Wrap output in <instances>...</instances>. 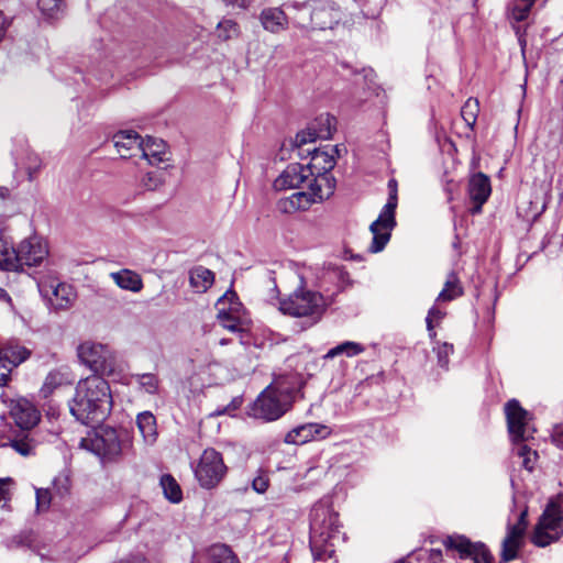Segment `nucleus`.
<instances>
[{
    "label": "nucleus",
    "mask_w": 563,
    "mask_h": 563,
    "mask_svg": "<svg viewBox=\"0 0 563 563\" xmlns=\"http://www.w3.org/2000/svg\"><path fill=\"white\" fill-rule=\"evenodd\" d=\"M228 467L222 454L217 450L206 449L195 467V476L200 486L207 489L214 488L224 478Z\"/></svg>",
    "instance_id": "obj_11"
},
{
    "label": "nucleus",
    "mask_w": 563,
    "mask_h": 563,
    "mask_svg": "<svg viewBox=\"0 0 563 563\" xmlns=\"http://www.w3.org/2000/svg\"><path fill=\"white\" fill-rule=\"evenodd\" d=\"M504 411L512 452L522 457V466L528 468V444L526 442L528 413L517 399L507 401Z\"/></svg>",
    "instance_id": "obj_9"
},
{
    "label": "nucleus",
    "mask_w": 563,
    "mask_h": 563,
    "mask_svg": "<svg viewBox=\"0 0 563 563\" xmlns=\"http://www.w3.org/2000/svg\"><path fill=\"white\" fill-rule=\"evenodd\" d=\"M213 283L214 273L209 268L196 266L189 271V284L196 292H206Z\"/></svg>",
    "instance_id": "obj_31"
},
{
    "label": "nucleus",
    "mask_w": 563,
    "mask_h": 563,
    "mask_svg": "<svg viewBox=\"0 0 563 563\" xmlns=\"http://www.w3.org/2000/svg\"><path fill=\"white\" fill-rule=\"evenodd\" d=\"M417 560L421 563H442L443 554L438 549L421 550L417 553Z\"/></svg>",
    "instance_id": "obj_45"
},
{
    "label": "nucleus",
    "mask_w": 563,
    "mask_h": 563,
    "mask_svg": "<svg viewBox=\"0 0 563 563\" xmlns=\"http://www.w3.org/2000/svg\"><path fill=\"white\" fill-rule=\"evenodd\" d=\"M10 196V191L5 187H0V198L5 199Z\"/></svg>",
    "instance_id": "obj_60"
},
{
    "label": "nucleus",
    "mask_w": 563,
    "mask_h": 563,
    "mask_svg": "<svg viewBox=\"0 0 563 563\" xmlns=\"http://www.w3.org/2000/svg\"><path fill=\"white\" fill-rule=\"evenodd\" d=\"M113 282L124 290L139 292L143 288V280L140 274L124 268L110 274Z\"/></svg>",
    "instance_id": "obj_32"
},
{
    "label": "nucleus",
    "mask_w": 563,
    "mask_h": 563,
    "mask_svg": "<svg viewBox=\"0 0 563 563\" xmlns=\"http://www.w3.org/2000/svg\"><path fill=\"white\" fill-rule=\"evenodd\" d=\"M398 563H406L405 561H399Z\"/></svg>",
    "instance_id": "obj_63"
},
{
    "label": "nucleus",
    "mask_w": 563,
    "mask_h": 563,
    "mask_svg": "<svg viewBox=\"0 0 563 563\" xmlns=\"http://www.w3.org/2000/svg\"><path fill=\"white\" fill-rule=\"evenodd\" d=\"M508 18L509 21L517 34L518 42L521 48V54L523 57V63L526 67L523 85H522V95H526V86L528 85V64L526 59V48H527V40L526 32L528 29V23L526 19L528 18V0H514L508 7Z\"/></svg>",
    "instance_id": "obj_14"
},
{
    "label": "nucleus",
    "mask_w": 563,
    "mask_h": 563,
    "mask_svg": "<svg viewBox=\"0 0 563 563\" xmlns=\"http://www.w3.org/2000/svg\"><path fill=\"white\" fill-rule=\"evenodd\" d=\"M5 372L0 374V386H5L10 380V373L12 368H4Z\"/></svg>",
    "instance_id": "obj_58"
},
{
    "label": "nucleus",
    "mask_w": 563,
    "mask_h": 563,
    "mask_svg": "<svg viewBox=\"0 0 563 563\" xmlns=\"http://www.w3.org/2000/svg\"><path fill=\"white\" fill-rule=\"evenodd\" d=\"M327 117H331V115L330 114L320 115L318 119H316V121L310 126H314L316 129L325 128L327 125H325L324 119Z\"/></svg>",
    "instance_id": "obj_57"
},
{
    "label": "nucleus",
    "mask_w": 563,
    "mask_h": 563,
    "mask_svg": "<svg viewBox=\"0 0 563 563\" xmlns=\"http://www.w3.org/2000/svg\"><path fill=\"white\" fill-rule=\"evenodd\" d=\"M551 439L555 446L563 450V423L555 424L552 428Z\"/></svg>",
    "instance_id": "obj_51"
},
{
    "label": "nucleus",
    "mask_w": 563,
    "mask_h": 563,
    "mask_svg": "<svg viewBox=\"0 0 563 563\" xmlns=\"http://www.w3.org/2000/svg\"><path fill=\"white\" fill-rule=\"evenodd\" d=\"M324 121L327 125L325 128L316 129L314 126H308L306 130L298 132L295 136V146L300 148L301 146L312 143L318 139H330L335 130V118L327 117Z\"/></svg>",
    "instance_id": "obj_28"
},
{
    "label": "nucleus",
    "mask_w": 563,
    "mask_h": 563,
    "mask_svg": "<svg viewBox=\"0 0 563 563\" xmlns=\"http://www.w3.org/2000/svg\"><path fill=\"white\" fill-rule=\"evenodd\" d=\"M260 20L264 30L275 34L287 30L289 25L287 10L278 7L263 9Z\"/></svg>",
    "instance_id": "obj_26"
},
{
    "label": "nucleus",
    "mask_w": 563,
    "mask_h": 563,
    "mask_svg": "<svg viewBox=\"0 0 563 563\" xmlns=\"http://www.w3.org/2000/svg\"><path fill=\"white\" fill-rule=\"evenodd\" d=\"M217 319L219 323L231 332H242L247 324L245 312L238 301L234 291H227L216 302Z\"/></svg>",
    "instance_id": "obj_12"
},
{
    "label": "nucleus",
    "mask_w": 563,
    "mask_h": 563,
    "mask_svg": "<svg viewBox=\"0 0 563 563\" xmlns=\"http://www.w3.org/2000/svg\"><path fill=\"white\" fill-rule=\"evenodd\" d=\"M42 168V161L36 154H29L25 159V170L29 181H33Z\"/></svg>",
    "instance_id": "obj_44"
},
{
    "label": "nucleus",
    "mask_w": 563,
    "mask_h": 563,
    "mask_svg": "<svg viewBox=\"0 0 563 563\" xmlns=\"http://www.w3.org/2000/svg\"><path fill=\"white\" fill-rule=\"evenodd\" d=\"M434 323H435V321L431 317L427 316L426 325H427V330L429 332V336L431 339H434L437 335V333L434 331Z\"/></svg>",
    "instance_id": "obj_55"
},
{
    "label": "nucleus",
    "mask_w": 563,
    "mask_h": 563,
    "mask_svg": "<svg viewBox=\"0 0 563 563\" xmlns=\"http://www.w3.org/2000/svg\"><path fill=\"white\" fill-rule=\"evenodd\" d=\"M37 5L43 15L54 19L63 12L64 2L63 0H38Z\"/></svg>",
    "instance_id": "obj_41"
},
{
    "label": "nucleus",
    "mask_w": 563,
    "mask_h": 563,
    "mask_svg": "<svg viewBox=\"0 0 563 563\" xmlns=\"http://www.w3.org/2000/svg\"><path fill=\"white\" fill-rule=\"evenodd\" d=\"M31 356V351L16 342L10 341L0 346V368H14Z\"/></svg>",
    "instance_id": "obj_25"
},
{
    "label": "nucleus",
    "mask_w": 563,
    "mask_h": 563,
    "mask_svg": "<svg viewBox=\"0 0 563 563\" xmlns=\"http://www.w3.org/2000/svg\"><path fill=\"white\" fill-rule=\"evenodd\" d=\"M10 413L21 429L19 432H29L35 438L30 430L37 424L41 413L32 401L26 398L14 400Z\"/></svg>",
    "instance_id": "obj_17"
},
{
    "label": "nucleus",
    "mask_w": 563,
    "mask_h": 563,
    "mask_svg": "<svg viewBox=\"0 0 563 563\" xmlns=\"http://www.w3.org/2000/svg\"><path fill=\"white\" fill-rule=\"evenodd\" d=\"M13 484V481L10 477L0 478V503L4 501L2 507H4L11 499L10 486Z\"/></svg>",
    "instance_id": "obj_48"
},
{
    "label": "nucleus",
    "mask_w": 563,
    "mask_h": 563,
    "mask_svg": "<svg viewBox=\"0 0 563 563\" xmlns=\"http://www.w3.org/2000/svg\"><path fill=\"white\" fill-rule=\"evenodd\" d=\"M314 176L311 166L301 164H289L286 169L275 179L274 188L276 190L305 189L310 179Z\"/></svg>",
    "instance_id": "obj_16"
},
{
    "label": "nucleus",
    "mask_w": 563,
    "mask_h": 563,
    "mask_svg": "<svg viewBox=\"0 0 563 563\" xmlns=\"http://www.w3.org/2000/svg\"><path fill=\"white\" fill-rule=\"evenodd\" d=\"M37 445L38 441L29 432H15L0 440V448H11L23 457L34 455Z\"/></svg>",
    "instance_id": "obj_24"
},
{
    "label": "nucleus",
    "mask_w": 563,
    "mask_h": 563,
    "mask_svg": "<svg viewBox=\"0 0 563 563\" xmlns=\"http://www.w3.org/2000/svg\"><path fill=\"white\" fill-rule=\"evenodd\" d=\"M52 501V494L48 488L36 489V508L38 511L47 510Z\"/></svg>",
    "instance_id": "obj_47"
},
{
    "label": "nucleus",
    "mask_w": 563,
    "mask_h": 563,
    "mask_svg": "<svg viewBox=\"0 0 563 563\" xmlns=\"http://www.w3.org/2000/svg\"><path fill=\"white\" fill-rule=\"evenodd\" d=\"M139 154L151 165L162 163L166 159V144L163 140L147 137L142 140Z\"/></svg>",
    "instance_id": "obj_30"
},
{
    "label": "nucleus",
    "mask_w": 563,
    "mask_h": 563,
    "mask_svg": "<svg viewBox=\"0 0 563 563\" xmlns=\"http://www.w3.org/2000/svg\"><path fill=\"white\" fill-rule=\"evenodd\" d=\"M563 534V494L550 499L543 514L539 518L530 542L544 548L556 542Z\"/></svg>",
    "instance_id": "obj_6"
},
{
    "label": "nucleus",
    "mask_w": 563,
    "mask_h": 563,
    "mask_svg": "<svg viewBox=\"0 0 563 563\" xmlns=\"http://www.w3.org/2000/svg\"><path fill=\"white\" fill-rule=\"evenodd\" d=\"M339 515L331 497L317 501L310 512V548L316 559L331 558L336 541L341 540Z\"/></svg>",
    "instance_id": "obj_2"
},
{
    "label": "nucleus",
    "mask_w": 563,
    "mask_h": 563,
    "mask_svg": "<svg viewBox=\"0 0 563 563\" xmlns=\"http://www.w3.org/2000/svg\"><path fill=\"white\" fill-rule=\"evenodd\" d=\"M217 31L218 37L227 41L238 35L239 26L232 20H223L218 23Z\"/></svg>",
    "instance_id": "obj_43"
},
{
    "label": "nucleus",
    "mask_w": 563,
    "mask_h": 563,
    "mask_svg": "<svg viewBox=\"0 0 563 563\" xmlns=\"http://www.w3.org/2000/svg\"><path fill=\"white\" fill-rule=\"evenodd\" d=\"M463 295V287L455 273H450L445 280L443 289L437 297V301H452Z\"/></svg>",
    "instance_id": "obj_36"
},
{
    "label": "nucleus",
    "mask_w": 563,
    "mask_h": 563,
    "mask_svg": "<svg viewBox=\"0 0 563 563\" xmlns=\"http://www.w3.org/2000/svg\"><path fill=\"white\" fill-rule=\"evenodd\" d=\"M308 152L311 153V161L307 165L311 166V170L314 172V176H320L323 174L327 176H332L330 170L335 165L333 156L318 148H313L312 151L308 150Z\"/></svg>",
    "instance_id": "obj_33"
},
{
    "label": "nucleus",
    "mask_w": 563,
    "mask_h": 563,
    "mask_svg": "<svg viewBox=\"0 0 563 563\" xmlns=\"http://www.w3.org/2000/svg\"><path fill=\"white\" fill-rule=\"evenodd\" d=\"M438 356V363L441 367L446 368L449 364V356L453 353V345L449 343H438L434 347Z\"/></svg>",
    "instance_id": "obj_46"
},
{
    "label": "nucleus",
    "mask_w": 563,
    "mask_h": 563,
    "mask_svg": "<svg viewBox=\"0 0 563 563\" xmlns=\"http://www.w3.org/2000/svg\"><path fill=\"white\" fill-rule=\"evenodd\" d=\"M342 19L341 11L332 3L314 0L313 30L333 29Z\"/></svg>",
    "instance_id": "obj_23"
},
{
    "label": "nucleus",
    "mask_w": 563,
    "mask_h": 563,
    "mask_svg": "<svg viewBox=\"0 0 563 563\" xmlns=\"http://www.w3.org/2000/svg\"><path fill=\"white\" fill-rule=\"evenodd\" d=\"M285 8L288 14V23L305 31L313 30L314 0L308 2H292L286 4Z\"/></svg>",
    "instance_id": "obj_21"
},
{
    "label": "nucleus",
    "mask_w": 563,
    "mask_h": 563,
    "mask_svg": "<svg viewBox=\"0 0 563 563\" xmlns=\"http://www.w3.org/2000/svg\"><path fill=\"white\" fill-rule=\"evenodd\" d=\"M534 2L536 0H530V8L533 5Z\"/></svg>",
    "instance_id": "obj_62"
},
{
    "label": "nucleus",
    "mask_w": 563,
    "mask_h": 563,
    "mask_svg": "<svg viewBox=\"0 0 563 563\" xmlns=\"http://www.w3.org/2000/svg\"><path fill=\"white\" fill-rule=\"evenodd\" d=\"M389 197L383 207L378 218L371 224L369 231L373 234L369 252L378 253L384 250L390 240L391 231L396 225L395 210L397 208V181H388Z\"/></svg>",
    "instance_id": "obj_8"
},
{
    "label": "nucleus",
    "mask_w": 563,
    "mask_h": 563,
    "mask_svg": "<svg viewBox=\"0 0 563 563\" xmlns=\"http://www.w3.org/2000/svg\"><path fill=\"white\" fill-rule=\"evenodd\" d=\"M298 389L299 379L296 375L276 378L254 401L253 416L265 421L277 420L289 409Z\"/></svg>",
    "instance_id": "obj_3"
},
{
    "label": "nucleus",
    "mask_w": 563,
    "mask_h": 563,
    "mask_svg": "<svg viewBox=\"0 0 563 563\" xmlns=\"http://www.w3.org/2000/svg\"><path fill=\"white\" fill-rule=\"evenodd\" d=\"M137 428L146 443H154L157 439L156 418L151 411L140 412L136 417Z\"/></svg>",
    "instance_id": "obj_34"
},
{
    "label": "nucleus",
    "mask_w": 563,
    "mask_h": 563,
    "mask_svg": "<svg viewBox=\"0 0 563 563\" xmlns=\"http://www.w3.org/2000/svg\"><path fill=\"white\" fill-rule=\"evenodd\" d=\"M8 22L4 16L0 14V42L5 35L7 29H8Z\"/></svg>",
    "instance_id": "obj_56"
},
{
    "label": "nucleus",
    "mask_w": 563,
    "mask_h": 563,
    "mask_svg": "<svg viewBox=\"0 0 563 563\" xmlns=\"http://www.w3.org/2000/svg\"><path fill=\"white\" fill-rule=\"evenodd\" d=\"M528 515V508L521 510L519 522L515 526L508 527V532L503 540L501 548V560L509 562L516 559L518 549L522 544L523 531H525V518Z\"/></svg>",
    "instance_id": "obj_20"
},
{
    "label": "nucleus",
    "mask_w": 563,
    "mask_h": 563,
    "mask_svg": "<svg viewBox=\"0 0 563 563\" xmlns=\"http://www.w3.org/2000/svg\"><path fill=\"white\" fill-rule=\"evenodd\" d=\"M161 486L166 499L173 504H178L183 499V492L177 481L169 474L161 477Z\"/></svg>",
    "instance_id": "obj_37"
},
{
    "label": "nucleus",
    "mask_w": 563,
    "mask_h": 563,
    "mask_svg": "<svg viewBox=\"0 0 563 563\" xmlns=\"http://www.w3.org/2000/svg\"><path fill=\"white\" fill-rule=\"evenodd\" d=\"M323 295L300 286L287 298L279 301L278 309L283 314L294 318H309L317 322L325 310Z\"/></svg>",
    "instance_id": "obj_5"
},
{
    "label": "nucleus",
    "mask_w": 563,
    "mask_h": 563,
    "mask_svg": "<svg viewBox=\"0 0 563 563\" xmlns=\"http://www.w3.org/2000/svg\"><path fill=\"white\" fill-rule=\"evenodd\" d=\"M0 268L3 271H19L20 260L18 249L10 246L0 239Z\"/></svg>",
    "instance_id": "obj_35"
},
{
    "label": "nucleus",
    "mask_w": 563,
    "mask_h": 563,
    "mask_svg": "<svg viewBox=\"0 0 563 563\" xmlns=\"http://www.w3.org/2000/svg\"><path fill=\"white\" fill-rule=\"evenodd\" d=\"M347 274L341 267H332L327 269L322 277V287L327 282H336L338 290L343 289Z\"/></svg>",
    "instance_id": "obj_42"
},
{
    "label": "nucleus",
    "mask_w": 563,
    "mask_h": 563,
    "mask_svg": "<svg viewBox=\"0 0 563 563\" xmlns=\"http://www.w3.org/2000/svg\"><path fill=\"white\" fill-rule=\"evenodd\" d=\"M268 485H269V481H268V477L261 474L258 476H256L253 481H252V488L258 493V494H263L267 490L268 488Z\"/></svg>",
    "instance_id": "obj_50"
},
{
    "label": "nucleus",
    "mask_w": 563,
    "mask_h": 563,
    "mask_svg": "<svg viewBox=\"0 0 563 563\" xmlns=\"http://www.w3.org/2000/svg\"><path fill=\"white\" fill-rule=\"evenodd\" d=\"M428 316L435 321V324H439L445 317V312L439 309L438 307L433 306L429 309Z\"/></svg>",
    "instance_id": "obj_53"
},
{
    "label": "nucleus",
    "mask_w": 563,
    "mask_h": 563,
    "mask_svg": "<svg viewBox=\"0 0 563 563\" xmlns=\"http://www.w3.org/2000/svg\"><path fill=\"white\" fill-rule=\"evenodd\" d=\"M125 440H128L126 433L111 427H100L82 438L80 446L102 461L112 462L121 456Z\"/></svg>",
    "instance_id": "obj_7"
},
{
    "label": "nucleus",
    "mask_w": 563,
    "mask_h": 563,
    "mask_svg": "<svg viewBox=\"0 0 563 563\" xmlns=\"http://www.w3.org/2000/svg\"><path fill=\"white\" fill-rule=\"evenodd\" d=\"M141 142L140 135L132 130L120 131L113 135L114 147L122 158L137 155L141 148Z\"/></svg>",
    "instance_id": "obj_27"
},
{
    "label": "nucleus",
    "mask_w": 563,
    "mask_h": 563,
    "mask_svg": "<svg viewBox=\"0 0 563 563\" xmlns=\"http://www.w3.org/2000/svg\"><path fill=\"white\" fill-rule=\"evenodd\" d=\"M364 346L360 343L345 341L328 351L324 358H333L338 355L345 354L349 357L355 356L364 352Z\"/></svg>",
    "instance_id": "obj_38"
},
{
    "label": "nucleus",
    "mask_w": 563,
    "mask_h": 563,
    "mask_svg": "<svg viewBox=\"0 0 563 563\" xmlns=\"http://www.w3.org/2000/svg\"><path fill=\"white\" fill-rule=\"evenodd\" d=\"M78 358L96 375H110L115 368V353L108 346L86 341L77 347Z\"/></svg>",
    "instance_id": "obj_10"
},
{
    "label": "nucleus",
    "mask_w": 563,
    "mask_h": 563,
    "mask_svg": "<svg viewBox=\"0 0 563 563\" xmlns=\"http://www.w3.org/2000/svg\"><path fill=\"white\" fill-rule=\"evenodd\" d=\"M228 5L247 9L253 0H223Z\"/></svg>",
    "instance_id": "obj_54"
},
{
    "label": "nucleus",
    "mask_w": 563,
    "mask_h": 563,
    "mask_svg": "<svg viewBox=\"0 0 563 563\" xmlns=\"http://www.w3.org/2000/svg\"><path fill=\"white\" fill-rule=\"evenodd\" d=\"M446 551L457 553L462 560H471L472 563H494V558L481 542H472L463 534L448 536L443 540Z\"/></svg>",
    "instance_id": "obj_13"
},
{
    "label": "nucleus",
    "mask_w": 563,
    "mask_h": 563,
    "mask_svg": "<svg viewBox=\"0 0 563 563\" xmlns=\"http://www.w3.org/2000/svg\"><path fill=\"white\" fill-rule=\"evenodd\" d=\"M112 409L108 382L99 375L80 379L69 402L70 413L82 424L103 421Z\"/></svg>",
    "instance_id": "obj_1"
},
{
    "label": "nucleus",
    "mask_w": 563,
    "mask_h": 563,
    "mask_svg": "<svg viewBox=\"0 0 563 563\" xmlns=\"http://www.w3.org/2000/svg\"><path fill=\"white\" fill-rule=\"evenodd\" d=\"M213 554L214 555L219 554V555L224 556L225 559H229L231 561L235 560V556L233 555L232 551L225 545L214 547Z\"/></svg>",
    "instance_id": "obj_52"
},
{
    "label": "nucleus",
    "mask_w": 563,
    "mask_h": 563,
    "mask_svg": "<svg viewBox=\"0 0 563 563\" xmlns=\"http://www.w3.org/2000/svg\"><path fill=\"white\" fill-rule=\"evenodd\" d=\"M492 192L490 180L483 174H474L467 185V194L470 200L473 202L471 209L472 214L479 213L483 205L487 201Z\"/></svg>",
    "instance_id": "obj_19"
},
{
    "label": "nucleus",
    "mask_w": 563,
    "mask_h": 563,
    "mask_svg": "<svg viewBox=\"0 0 563 563\" xmlns=\"http://www.w3.org/2000/svg\"><path fill=\"white\" fill-rule=\"evenodd\" d=\"M335 178L325 174L312 177L305 189L297 191L278 202V208L285 213L308 209L312 203L329 199L335 190Z\"/></svg>",
    "instance_id": "obj_4"
},
{
    "label": "nucleus",
    "mask_w": 563,
    "mask_h": 563,
    "mask_svg": "<svg viewBox=\"0 0 563 563\" xmlns=\"http://www.w3.org/2000/svg\"><path fill=\"white\" fill-rule=\"evenodd\" d=\"M0 300L11 303V297L3 288H0Z\"/></svg>",
    "instance_id": "obj_59"
},
{
    "label": "nucleus",
    "mask_w": 563,
    "mask_h": 563,
    "mask_svg": "<svg viewBox=\"0 0 563 563\" xmlns=\"http://www.w3.org/2000/svg\"><path fill=\"white\" fill-rule=\"evenodd\" d=\"M132 377L139 384L140 388L143 389L145 393L150 395L157 394L159 387V379L155 374H134Z\"/></svg>",
    "instance_id": "obj_40"
},
{
    "label": "nucleus",
    "mask_w": 563,
    "mask_h": 563,
    "mask_svg": "<svg viewBox=\"0 0 563 563\" xmlns=\"http://www.w3.org/2000/svg\"><path fill=\"white\" fill-rule=\"evenodd\" d=\"M74 383V377L67 367L55 368L48 372L40 389L43 398H48L53 393L63 386Z\"/></svg>",
    "instance_id": "obj_29"
},
{
    "label": "nucleus",
    "mask_w": 563,
    "mask_h": 563,
    "mask_svg": "<svg viewBox=\"0 0 563 563\" xmlns=\"http://www.w3.org/2000/svg\"><path fill=\"white\" fill-rule=\"evenodd\" d=\"M479 113V102L475 98H468L461 109V115L466 125L473 129Z\"/></svg>",
    "instance_id": "obj_39"
},
{
    "label": "nucleus",
    "mask_w": 563,
    "mask_h": 563,
    "mask_svg": "<svg viewBox=\"0 0 563 563\" xmlns=\"http://www.w3.org/2000/svg\"><path fill=\"white\" fill-rule=\"evenodd\" d=\"M37 287L41 295L46 297L51 305L57 310L69 308L76 299L74 288L64 283L40 279L37 280Z\"/></svg>",
    "instance_id": "obj_15"
},
{
    "label": "nucleus",
    "mask_w": 563,
    "mask_h": 563,
    "mask_svg": "<svg viewBox=\"0 0 563 563\" xmlns=\"http://www.w3.org/2000/svg\"><path fill=\"white\" fill-rule=\"evenodd\" d=\"M161 178L156 172H148L142 179L143 186L147 190H154L161 185Z\"/></svg>",
    "instance_id": "obj_49"
},
{
    "label": "nucleus",
    "mask_w": 563,
    "mask_h": 563,
    "mask_svg": "<svg viewBox=\"0 0 563 563\" xmlns=\"http://www.w3.org/2000/svg\"><path fill=\"white\" fill-rule=\"evenodd\" d=\"M18 254L20 260V269L25 266L38 265L48 255V250L45 243L37 238H30L23 240L18 246Z\"/></svg>",
    "instance_id": "obj_18"
},
{
    "label": "nucleus",
    "mask_w": 563,
    "mask_h": 563,
    "mask_svg": "<svg viewBox=\"0 0 563 563\" xmlns=\"http://www.w3.org/2000/svg\"><path fill=\"white\" fill-rule=\"evenodd\" d=\"M329 433L330 430L327 426L310 422L290 430L285 437V442L289 444H303L316 438H325Z\"/></svg>",
    "instance_id": "obj_22"
},
{
    "label": "nucleus",
    "mask_w": 563,
    "mask_h": 563,
    "mask_svg": "<svg viewBox=\"0 0 563 563\" xmlns=\"http://www.w3.org/2000/svg\"><path fill=\"white\" fill-rule=\"evenodd\" d=\"M220 344H221V345L228 344V340L222 339V340L220 341Z\"/></svg>",
    "instance_id": "obj_61"
}]
</instances>
